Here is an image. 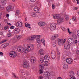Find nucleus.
Masks as SVG:
<instances>
[{"mask_svg": "<svg viewBox=\"0 0 79 79\" xmlns=\"http://www.w3.org/2000/svg\"><path fill=\"white\" fill-rule=\"evenodd\" d=\"M15 34H18L20 32V30L19 28H15L13 30Z\"/></svg>", "mask_w": 79, "mask_h": 79, "instance_id": "10", "label": "nucleus"}, {"mask_svg": "<svg viewBox=\"0 0 79 79\" xmlns=\"http://www.w3.org/2000/svg\"><path fill=\"white\" fill-rule=\"evenodd\" d=\"M77 9H78V8L77 7H74L73 8V10H77Z\"/></svg>", "mask_w": 79, "mask_h": 79, "instance_id": "61", "label": "nucleus"}, {"mask_svg": "<svg viewBox=\"0 0 79 79\" xmlns=\"http://www.w3.org/2000/svg\"><path fill=\"white\" fill-rule=\"evenodd\" d=\"M72 21H74L76 22V21H77L76 20V18L75 17H73L72 18Z\"/></svg>", "mask_w": 79, "mask_h": 79, "instance_id": "42", "label": "nucleus"}, {"mask_svg": "<svg viewBox=\"0 0 79 79\" xmlns=\"http://www.w3.org/2000/svg\"><path fill=\"white\" fill-rule=\"evenodd\" d=\"M53 18L54 19H58L60 18V15L59 14H57L55 15H53Z\"/></svg>", "mask_w": 79, "mask_h": 79, "instance_id": "17", "label": "nucleus"}, {"mask_svg": "<svg viewBox=\"0 0 79 79\" xmlns=\"http://www.w3.org/2000/svg\"><path fill=\"white\" fill-rule=\"evenodd\" d=\"M31 15L32 17H35L37 16V14L34 12H31Z\"/></svg>", "mask_w": 79, "mask_h": 79, "instance_id": "27", "label": "nucleus"}, {"mask_svg": "<svg viewBox=\"0 0 79 79\" xmlns=\"http://www.w3.org/2000/svg\"><path fill=\"white\" fill-rule=\"evenodd\" d=\"M13 10V7H12V6H7L6 8V11L8 12L10 11H11V10Z\"/></svg>", "mask_w": 79, "mask_h": 79, "instance_id": "15", "label": "nucleus"}, {"mask_svg": "<svg viewBox=\"0 0 79 79\" xmlns=\"http://www.w3.org/2000/svg\"><path fill=\"white\" fill-rule=\"evenodd\" d=\"M65 18L66 20H68L69 19V15H65Z\"/></svg>", "mask_w": 79, "mask_h": 79, "instance_id": "40", "label": "nucleus"}, {"mask_svg": "<svg viewBox=\"0 0 79 79\" xmlns=\"http://www.w3.org/2000/svg\"><path fill=\"white\" fill-rule=\"evenodd\" d=\"M64 48L66 50H69L70 48V44H69L67 43L65 44L64 46Z\"/></svg>", "mask_w": 79, "mask_h": 79, "instance_id": "14", "label": "nucleus"}, {"mask_svg": "<svg viewBox=\"0 0 79 79\" xmlns=\"http://www.w3.org/2000/svg\"><path fill=\"white\" fill-rule=\"evenodd\" d=\"M39 54L40 55H43L44 54V50L43 49H40L39 51Z\"/></svg>", "mask_w": 79, "mask_h": 79, "instance_id": "22", "label": "nucleus"}, {"mask_svg": "<svg viewBox=\"0 0 79 79\" xmlns=\"http://www.w3.org/2000/svg\"><path fill=\"white\" fill-rule=\"evenodd\" d=\"M43 76L44 77H48V76H50V73L49 72L46 71L44 73Z\"/></svg>", "mask_w": 79, "mask_h": 79, "instance_id": "9", "label": "nucleus"}, {"mask_svg": "<svg viewBox=\"0 0 79 79\" xmlns=\"http://www.w3.org/2000/svg\"><path fill=\"white\" fill-rule=\"evenodd\" d=\"M36 35L33 36L31 37V40H34V39H36Z\"/></svg>", "mask_w": 79, "mask_h": 79, "instance_id": "38", "label": "nucleus"}, {"mask_svg": "<svg viewBox=\"0 0 79 79\" xmlns=\"http://www.w3.org/2000/svg\"><path fill=\"white\" fill-rule=\"evenodd\" d=\"M70 79H76V78H75L74 77H72L70 78Z\"/></svg>", "mask_w": 79, "mask_h": 79, "instance_id": "62", "label": "nucleus"}, {"mask_svg": "<svg viewBox=\"0 0 79 79\" xmlns=\"http://www.w3.org/2000/svg\"><path fill=\"white\" fill-rule=\"evenodd\" d=\"M67 42L68 43H69L71 44H74V40H73V39H69L67 40Z\"/></svg>", "mask_w": 79, "mask_h": 79, "instance_id": "16", "label": "nucleus"}, {"mask_svg": "<svg viewBox=\"0 0 79 79\" xmlns=\"http://www.w3.org/2000/svg\"><path fill=\"white\" fill-rule=\"evenodd\" d=\"M1 48H4L5 47H6V46L5 45L3 44L1 46Z\"/></svg>", "mask_w": 79, "mask_h": 79, "instance_id": "46", "label": "nucleus"}, {"mask_svg": "<svg viewBox=\"0 0 79 79\" xmlns=\"http://www.w3.org/2000/svg\"><path fill=\"white\" fill-rule=\"evenodd\" d=\"M52 8L53 9H55V5L54 4H53L52 6Z\"/></svg>", "mask_w": 79, "mask_h": 79, "instance_id": "57", "label": "nucleus"}, {"mask_svg": "<svg viewBox=\"0 0 79 79\" xmlns=\"http://www.w3.org/2000/svg\"><path fill=\"white\" fill-rule=\"evenodd\" d=\"M67 31L69 34H71L72 32L70 31V30L68 28H67Z\"/></svg>", "mask_w": 79, "mask_h": 79, "instance_id": "41", "label": "nucleus"}, {"mask_svg": "<svg viewBox=\"0 0 79 79\" xmlns=\"http://www.w3.org/2000/svg\"><path fill=\"white\" fill-rule=\"evenodd\" d=\"M38 25L40 27L43 26L45 25V23L43 22H40L38 23Z\"/></svg>", "mask_w": 79, "mask_h": 79, "instance_id": "19", "label": "nucleus"}, {"mask_svg": "<svg viewBox=\"0 0 79 79\" xmlns=\"http://www.w3.org/2000/svg\"><path fill=\"white\" fill-rule=\"evenodd\" d=\"M63 18H60L59 19L57 20V23L58 24H60L62 21H63Z\"/></svg>", "mask_w": 79, "mask_h": 79, "instance_id": "25", "label": "nucleus"}, {"mask_svg": "<svg viewBox=\"0 0 79 79\" xmlns=\"http://www.w3.org/2000/svg\"><path fill=\"white\" fill-rule=\"evenodd\" d=\"M36 40L37 43H38L37 47L38 48H40V47H41V45H40V40L39 39H37Z\"/></svg>", "mask_w": 79, "mask_h": 79, "instance_id": "13", "label": "nucleus"}, {"mask_svg": "<svg viewBox=\"0 0 79 79\" xmlns=\"http://www.w3.org/2000/svg\"><path fill=\"white\" fill-rule=\"evenodd\" d=\"M56 38H57V37H58V34H55L54 35V36Z\"/></svg>", "mask_w": 79, "mask_h": 79, "instance_id": "48", "label": "nucleus"}, {"mask_svg": "<svg viewBox=\"0 0 79 79\" xmlns=\"http://www.w3.org/2000/svg\"><path fill=\"white\" fill-rule=\"evenodd\" d=\"M69 75L70 77H73L74 76V72L73 71H71L69 73Z\"/></svg>", "mask_w": 79, "mask_h": 79, "instance_id": "20", "label": "nucleus"}, {"mask_svg": "<svg viewBox=\"0 0 79 79\" xmlns=\"http://www.w3.org/2000/svg\"><path fill=\"white\" fill-rule=\"evenodd\" d=\"M6 4V0H0V10H3L4 9V6H5Z\"/></svg>", "mask_w": 79, "mask_h": 79, "instance_id": "2", "label": "nucleus"}, {"mask_svg": "<svg viewBox=\"0 0 79 79\" xmlns=\"http://www.w3.org/2000/svg\"><path fill=\"white\" fill-rule=\"evenodd\" d=\"M14 28H15V26H11L10 27V29H13Z\"/></svg>", "mask_w": 79, "mask_h": 79, "instance_id": "49", "label": "nucleus"}, {"mask_svg": "<svg viewBox=\"0 0 79 79\" xmlns=\"http://www.w3.org/2000/svg\"><path fill=\"white\" fill-rule=\"evenodd\" d=\"M30 61L31 64H34L35 63H36L37 61V59L36 58L34 57H31L30 58Z\"/></svg>", "mask_w": 79, "mask_h": 79, "instance_id": "6", "label": "nucleus"}, {"mask_svg": "<svg viewBox=\"0 0 79 79\" xmlns=\"http://www.w3.org/2000/svg\"><path fill=\"white\" fill-rule=\"evenodd\" d=\"M57 54L59 56H60V51L57 50Z\"/></svg>", "mask_w": 79, "mask_h": 79, "instance_id": "43", "label": "nucleus"}, {"mask_svg": "<svg viewBox=\"0 0 79 79\" xmlns=\"http://www.w3.org/2000/svg\"><path fill=\"white\" fill-rule=\"evenodd\" d=\"M10 56L11 58H15L16 56V53L14 51H11L9 53Z\"/></svg>", "mask_w": 79, "mask_h": 79, "instance_id": "4", "label": "nucleus"}, {"mask_svg": "<svg viewBox=\"0 0 79 79\" xmlns=\"http://www.w3.org/2000/svg\"><path fill=\"white\" fill-rule=\"evenodd\" d=\"M0 55H3V52H0Z\"/></svg>", "mask_w": 79, "mask_h": 79, "instance_id": "63", "label": "nucleus"}, {"mask_svg": "<svg viewBox=\"0 0 79 79\" xmlns=\"http://www.w3.org/2000/svg\"><path fill=\"white\" fill-rule=\"evenodd\" d=\"M11 40H15L16 42L18 41V40H17V38L16 37V35L13 37L11 39Z\"/></svg>", "mask_w": 79, "mask_h": 79, "instance_id": "31", "label": "nucleus"}, {"mask_svg": "<svg viewBox=\"0 0 79 79\" xmlns=\"http://www.w3.org/2000/svg\"><path fill=\"white\" fill-rule=\"evenodd\" d=\"M76 1L77 2V4H79V0H76Z\"/></svg>", "mask_w": 79, "mask_h": 79, "instance_id": "64", "label": "nucleus"}, {"mask_svg": "<svg viewBox=\"0 0 79 79\" xmlns=\"http://www.w3.org/2000/svg\"><path fill=\"white\" fill-rule=\"evenodd\" d=\"M20 72L21 73H23V75H25L26 74H25V73L24 71V70L23 69L20 70ZM26 75H27V74H26Z\"/></svg>", "mask_w": 79, "mask_h": 79, "instance_id": "35", "label": "nucleus"}, {"mask_svg": "<svg viewBox=\"0 0 79 79\" xmlns=\"http://www.w3.org/2000/svg\"><path fill=\"white\" fill-rule=\"evenodd\" d=\"M31 2H35L36 1V0H30Z\"/></svg>", "mask_w": 79, "mask_h": 79, "instance_id": "56", "label": "nucleus"}, {"mask_svg": "<svg viewBox=\"0 0 79 79\" xmlns=\"http://www.w3.org/2000/svg\"><path fill=\"white\" fill-rule=\"evenodd\" d=\"M8 28V26L5 27H4V29H5V30H6Z\"/></svg>", "mask_w": 79, "mask_h": 79, "instance_id": "54", "label": "nucleus"}, {"mask_svg": "<svg viewBox=\"0 0 79 79\" xmlns=\"http://www.w3.org/2000/svg\"><path fill=\"white\" fill-rule=\"evenodd\" d=\"M6 42V40H4L2 41H1L0 43V44H2V43H4V42Z\"/></svg>", "mask_w": 79, "mask_h": 79, "instance_id": "51", "label": "nucleus"}, {"mask_svg": "<svg viewBox=\"0 0 79 79\" xmlns=\"http://www.w3.org/2000/svg\"><path fill=\"white\" fill-rule=\"evenodd\" d=\"M7 36L8 37H10L12 36V34L11 33H8L7 34Z\"/></svg>", "mask_w": 79, "mask_h": 79, "instance_id": "37", "label": "nucleus"}, {"mask_svg": "<svg viewBox=\"0 0 79 79\" xmlns=\"http://www.w3.org/2000/svg\"><path fill=\"white\" fill-rule=\"evenodd\" d=\"M55 39H56V38L54 36H52V40H55Z\"/></svg>", "mask_w": 79, "mask_h": 79, "instance_id": "52", "label": "nucleus"}, {"mask_svg": "<svg viewBox=\"0 0 79 79\" xmlns=\"http://www.w3.org/2000/svg\"><path fill=\"white\" fill-rule=\"evenodd\" d=\"M6 17H7V18H8L9 17V16H10V15H9V14H7L6 15Z\"/></svg>", "mask_w": 79, "mask_h": 79, "instance_id": "59", "label": "nucleus"}, {"mask_svg": "<svg viewBox=\"0 0 79 79\" xmlns=\"http://www.w3.org/2000/svg\"><path fill=\"white\" fill-rule=\"evenodd\" d=\"M63 68L64 69H67L68 68V65L67 64L65 63L63 65Z\"/></svg>", "mask_w": 79, "mask_h": 79, "instance_id": "24", "label": "nucleus"}, {"mask_svg": "<svg viewBox=\"0 0 79 79\" xmlns=\"http://www.w3.org/2000/svg\"><path fill=\"white\" fill-rule=\"evenodd\" d=\"M16 37H17V41H18V40H19L21 38V35H16Z\"/></svg>", "mask_w": 79, "mask_h": 79, "instance_id": "29", "label": "nucleus"}, {"mask_svg": "<svg viewBox=\"0 0 79 79\" xmlns=\"http://www.w3.org/2000/svg\"><path fill=\"white\" fill-rule=\"evenodd\" d=\"M17 25L18 27H22V26H23V23H22V22H18L17 23Z\"/></svg>", "mask_w": 79, "mask_h": 79, "instance_id": "21", "label": "nucleus"}, {"mask_svg": "<svg viewBox=\"0 0 79 79\" xmlns=\"http://www.w3.org/2000/svg\"><path fill=\"white\" fill-rule=\"evenodd\" d=\"M72 36L73 39H77V35H76L73 34L72 35Z\"/></svg>", "mask_w": 79, "mask_h": 79, "instance_id": "33", "label": "nucleus"}, {"mask_svg": "<svg viewBox=\"0 0 79 79\" xmlns=\"http://www.w3.org/2000/svg\"><path fill=\"white\" fill-rule=\"evenodd\" d=\"M25 26L27 27H28L29 28H30V29H31V27H30V26H31V25H30V24H29L27 23H25Z\"/></svg>", "mask_w": 79, "mask_h": 79, "instance_id": "30", "label": "nucleus"}, {"mask_svg": "<svg viewBox=\"0 0 79 79\" xmlns=\"http://www.w3.org/2000/svg\"><path fill=\"white\" fill-rule=\"evenodd\" d=\"M57 41L58 42V44L59 45H60L61 44H64L65 42H66V39H65L63 40V39L58 38L57 39Z\"/></svg>", "mask_w": 79, "mask_h": 79, "instance_id": "5", "label": "nucleus"}, {"mask_svg": "<svg viewBox=\"0 0 79 79\" xmlns=\"http://www.w3.org/2000/svg\"><path fill=\"white\" fill-rule=\"evenodd\" d=\"M22 65L24 67V68H29L30 67V65H29V63L27 62H24Z\"/></svg>", "mask_w": 79, "mask_h": 79, "instance_id": "7", "label": "nucleus"}, {"mask_svg": "<svg viewBox=\"0 0 79 79\" xmlns=\"http://www.w3.org/2000/svg\"><path fill=\"white\" fill-rule=\"evenodd\" d=\"M56 24L55 23H52L51 24L50 29L51 31H53L56 29Z\"/></svg>", "mask_w": 79, "mask_h": 79, "instance_id": "3", "label": "nucleus"}, {"mask_svg": "<svg viewBox=\"0 0 79 79\" xmlns=\"http://www.w3.org/2000/svg\"><path fill=\"white\" fill-rule=\"evenodd\" d=\"M23 49L24 48H23L22 47H19L18 48L17 50L18 52H19L23 53V52H22L23 51Z\"/></svg>", "mask_w": 79, "mask_h": 79, "instance_id": "18", "label": "nucleus"}, {"mask_svg": "<svg viewBox=\"0 0 79 79\" xmlns=\"http://www.w3.org/2000/svg\"><path fill=\"white\" fill-rule=\"evenodd\" d=\"M75 44H77V40H75V41H74Z\"/></svg>", "mask_w": 79, "mask_h": 79, "instance_id": "58", "label": "nucleus"}, {"mask_svg": "<svg viewBox=\"0 0 79 79\" xmlns=\"http://www.w3.org/2000/svg\"><path fill=\"white\" fill-rule=\"evenodd\" d=\"M43 77L42 76H40L39 77V79H42Z\"/></svg>", "mask_w": 79, "mask_h": 79, "instance_id": "53", "label": "nucleus"}, {"mask_svg": "<svg viewBox=\"0 0 79 79\" xmlns=\"http://www.w3.org/2000/svg\"><path fill=\"white\" fill-rule=\"evenodd\" d=\"M36 38L37 37V38L36 39V41H37V39H40L39 38H40V37L41 36H40V35H36Z\"/></svg>", "mask_w": 79, "mask_h": 79, "instance_id": "45", "label": "nucleus"}, {"mask_svg": "<svg viewBox=\"0 0 79 79\" xmlns=\"http://www.w3.org/2000/svg\"><path fill=\"white\" fill-rule=\"evenodd\" d=\"M42 43L43 44L44 46H45V41L44 39H42L41 40Z\"/></svg>", "mask_w": 79, "mask_h": 79, "instance_id": "32", "label": "nucleus"}, {"mask_svg": "<svg viewBox=\"0 0 79 79\" xmlns=\"http://www.w3.org/2000/svg\"><path fill=\"white\" fill-rule=\"evenodd\" d=\"M66 61L68 64H72L73 63V59L71 58H67L66 59Z\"/></svg>", "mask_w": 79, "mask_h": 79, "instance_id": "11", "label": "nucleus"}, {"mask_svg": "<svg viewBox=\"0 0 79 79\" xmlns=\"http://www.w3.org/2000/svg\"><path fill=\"white\" fill-rule=\"evenodd\" d=\"M51 56L52 59H55L56 57V52L55 51L52 50L51 52Z\"/></svg>", "mask_w": 79, "mask_h": 79, "instance_id": "8", "label": "nucleus"}, {"mask_svg": "<svg viewBox=\"0 0 79 79\" xmlns=\"http://www.w3.org/2000/svg\"><path fill=\"white\" fill-rule=\"evenodd\" d=\"M44 66H48V62L45 61L44 63Z\"/></svg>", "mask_w": 79, "mask_h": 79, "instance_id": "36", "label": "nucleus"}, {"mask_svg": "<svg viewBox=\"0 0 79 79\" xmlns=\"http://www.w3.org/2000/svg\"><path fill=\"white\" fill-rule=\"evenodd\" d=\"M39 73L40 74H42L43 73V71H42V70H40L39 71Z\"/></svg>", "mask_w": 79, "mask_h": 79, "instance_id": "47", "label": "nucleus"}, {"mask_svg": "<svg viewBox=\"0 0 79 79\" xmlns=\"http://www.w3.org/2000/svg\"><path fill=\"white\" fill-rule=\"evenodd\" d=\"M39 68H40V69H44V67L42 64H41L39 65Z\"/></svg>", "mask_w": 79, "mask_h": 79, "instance_id": "28", "label": "nucleus"}, {"mask_svg": "<svg viewBox=\"0 0 79 79\" xmlns=\"http://www.w3.org/2000/svg\"><path fill=\"white\" fill-rule=\"evenodd\" d=\"M76 53L77 55H79V50H76Z\"/></svg>", "mask_w": 79, "mask_h": 79, "instance_id": "50", "label": "nucleus"}, {"mask_svg": "<svg viewBox=\"0 0 79 79\" xmlns=\"http://www.w3.org/2000/svg\"><path fill=\"white\" fill-rule=\"evenodd\" d=\"M16 13L17 15H20V13H19V10H17L16 11Z\"/></svg>", "mask_w": 79, "mask_h": 79, "instance_id": "44", "label": "nucleus"}, {"mask_svg": "<svg viewBox=\"0 0 79 79\" xmlns=\"http://www.w3.org/2000/svg\"><path fill=\"white\" fill-rule=\"evenodd\" d=\"M44 60L42 58H41L39 60V63H44Z\"/></svg>", "mask_w": 79, "mask_h": 79, "instance_id": "34", "label": "nucleus"}, {"mask_svg": "<svg viewBox=\"0 0 79 79\" xmlns=\"http://www.w3.org/2000/svg\"><path fill=\"white\" fill-rule=\"evenodd\" d=\"M27 48H23L22 52L25 53H27L30 50H32L34 49V46L32 44H28L26 45Z\"/></svg>", "mask_w": 79, "mask_h": 79, "instance_id": "1", "label": "nucleus"}, {"mask_svg": "<svg viewBox=\"0 0 79 79\" xmlns=\"http://www.w3.org/2000/svg\"><path fill=\"white\" fill-rule=\"evenodd\" d=\"M34 11L35 13H39L40 12V9L39 7L37 6H36L34 8Z\"/></svg>", "mask_w": 79, "mask_h": 79, "instance_id": "12", "label": "nucleus"}, {"mask_svg": "<svg viewBox=\"0 0 79 79\" xmlns=\"http://www.w3.org/2000/svg\"><path fill=\"white\" fill-rule=\"evenodd\" d=\"M61 29L63 31H64V32H66V29L64 27H61Z\"/></svg>", "mask_w": 79, "mask_h": 79, "instance_id": "39", "label": "nucleus"}, {"mask_svg": "<svg viewBox=\"0 0 79 79\" xmlns=\"http://www.w3.org/2000/svg\"><path fill=\"white\" fill-rule=\"evenodd\" d=\"M77 36H78V37H79V30L77 31Z\"/></svg>", "mask_w": 79, "mask_h": 79, "instance_id": "55", "label": "nucleus"}, {"mask_svg": "<svg viewBox=\"0 0 79 79\" xmlns=\"http://www.w3.org/2000/svg\"><path fill=\"white\" fill-rule=\"evenodd\" d=\"M7 24L8 25H9V26H12V25L10 23H7Z\"/></svg>", "mask_w": 79, "mask_h": 79, "instance_id": "60", "label": "nucleus"}, {"mask_svg": "<svg viewBox=\"0 0 79 79\" xmlns=\"http://www.w3.org/2000/svg\"><path fill=\"white\" fill-rule=\"evenodd\" d=\"M50 56L48 55H46L44 56V59L46 60H49V59H50Z\"/></svg>", "mask_w": 79, "mask_h": 79, "instance_id": "26", "label": "nucleus"}, {"mask_svg": "<svg viewBox=\"0 0 79 79\" xmlns=\"http://www.w3.org/2000/svg\"><path fill=\"white\" fill-rule=\"evenodd\" d=\"M52 44L53 46V47H56V40H53L52 41Z\"/></svg>", "mask_w": 79, "mask_h": 79, "instance_id": "23", "label": "nucleus"}]
</instances>
